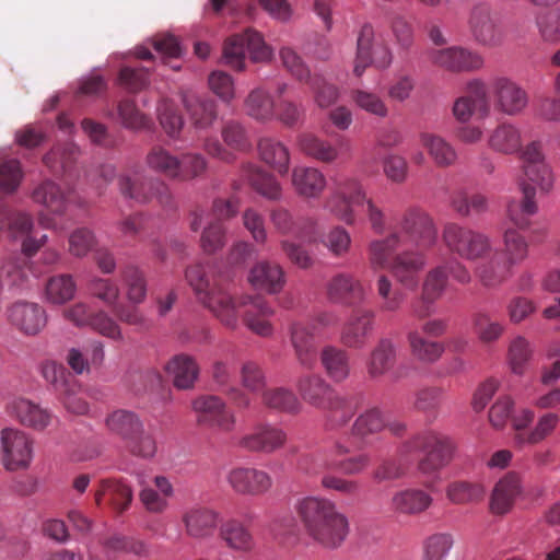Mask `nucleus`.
<instances>
[{
    "label": "nucleus",
    "mask_w": 560,
    "mask_h": 560,
    "mask_svg": "<svg viewBox=\"0 0 560 560\" xmlns=\"http://www.w3.org/2000/svg\"><path fill=\"white\" fill-rule=\"evenodd\" d=\"M186 279L197 300L208 308L224 326L235 328L238 310L244 307V323L254 334L269 337L273 332L270 317L272 307L261 298L250 295L233 296L219 281L209 277L201 266L186 270Z\"/></svg>",
    "instance_id": "f257e3e1"
},
{
    "label": "nucleus",
    "mask_w": 560,
    "mask_h": 560,
    "mask_svg": "<svg viewBox=\"0 0 560 560\" xmlns=\"http://www.w3.org/2000/svg\"><path fill=\"white\" fill-rule=\"evenodd\" d=\"M295 514L305 535L326 549L340 547L350 534L348 516L336 502L322 495H305L294 503Z\"/></svg>",
    "instance_id": "f03ea898"
},
{
    "label": "nucleus",
    "mask_w": 560,
    "mask_h": 560,
    "mask_svg": "<svg viewBox=\"0 0 560 560\" xmlns=\"http://www.w3.org/2000/svg\"><path fill=\"white\" fill-rule=\"evenodd\" d=\"M502 242V252L493 249L490 259L480 264L476 270L477 277L487 287H494L505 281L511 277L513 268L528 257L529 244L520 231L505 228Z\"/></svg>",
    "instance_id": "7ed1b4c3"
},
{
    "label": "nucleus",
    "mask_w": 560,
    "mask_h": 560,
    "mask_svg": "<svg viewBox=\"0 0 560 560\" xmlns=\"http://www.w3.org/2000/svg\"><path fill=\"white\" fill-rule=\"evenodd\" d=\"M442 238L452 253L465 260L485 262L492 256V241L489 235L480 231L450 223L445 225Z\"/></svg>",
    "instance_id": "20e7f679"
},
{
    "label": "nucleus",
    "mask_w": 560,
    "mask_h": 560,
    "mask_svg": "<svg viewBox=\"0 0 560 560\" xmlns=\"http://www.w3.org/2000/svg\"><path fill=\"white\" fill-rule=\"evenodd\" d=\"M455 450L454 442L435 432H424L406 442L401 448V455L421 451L424 457L419 462V469L423 474H430L445 466L452 458Z\"/></svg>",
    "instance_id": "39448f33"
},
{
    "label": "nucleus",
    "mask_w": 560,
    "mask_h": 560,
    "mask_svg": "<svg viewBox=\"0 0 560 560\" xmlns=\"http://www.w3.org/2000/svg\"><path fill=\"white\" fill-rule=\"evenodd\" d=\"M393 52L388 39L371 25L362 26L358 40L353 73L360 78L368 67L386 69L392 65Z\"/></svg>",
    "instance_id": "423d86ee"
},
{
    "label": "nucleus",
    "mask_w": 560,
    "mask_h": 560,
    "mask_svg": "<svg viewBox=\"0 0 560 560\" xmlns=\"http://www.w3.org/2000/svg\"><path fill=\"white\" fill-rule=\"evenodd\" d=\"M397 229L401 245L429 250L438 242V230L433 220L420 209L405 211L397 222Z\"/></svg>",
    "instance_id": "0eeeda50"
},
{
    "label": "nucleus",
    "mask_w": 560,
    "mask_h": 560,
    "mask_svg": "<svg viewBox=\"0 0 560 560\" xmlns=\"http://www.w3.org/2000/svg\"><path fill=\"white\" fill-rule=\"evenodd\" d=\"M34 456V441L24 431L4 428L0 431V464L7 471L30 468Z\"/></svg>",
    "instance_id": "6e6552de"
},
{
    "label": "nucleus",
    "mask_w": 560,
    "mask_h": 560,
    "mask_svg": "<svg viewBox=\"0 0 560 560\" xmlns=\"http://www.w3.org/2000/svg\"><path fill=\"white\" fill-rule=\"evenodd\" d=\"M489 91L495 110L503 115L517 116L528 105L527 92L510 77H492L489 81Z\"/></svg>",
    "instance_id": "1a4fd4ad"
},
{
    "label": "nucleus",
    "mask_w": 560,
    "mask_h": 560,
    "mask_svg": "<svg viewBox=\"0 0 560 560\" xmlns=\"http://www.w3.org/2000/svg\"><path fill=\"white\" fill-rule=\"evenodd\" d=\"M474 38L488 47L499 46L504 38L501 13L489 3L476 4L469 16Z\"/></svg>",
    "instance_id": "9d476101"
},
{
    "label": "nucleus",
    "mask_w": 560,
    "mask_h": 560,
    "mask_svg": "<svg viewBox=\"0 0 560 560\" xmlns=\"http://www.w3.org/2000/svg\"><path fill=\"white\" fill-rule=\"evenodd\" d=\"M427 57L432 66L452 73L477 71L485 65L479 52L462 46L432 48Z\"/></svg>",
    "instance_id": "9b49d317"
},
{
    "label": "nucleus",
    "mask_w": 560,
    "mask_h": 560,
    "mask_svg": "<svg viewBox=\"0 0 560 560\" xmlns=\"http://www.w3.org/2000/svg\"><path fill=\"white\" fill-rule=\"evenodd\" d=\"M364 200L365 191L362 184L355 178H347L337 185L326 200V209L345 223L353 224L355 221L353 206H359Z\"/></svg>",
    "instance_id": "f8f14e48"
},
{
    "label": "nucleus",
    "mask_w": 560,
    "mask_h": 560,
    "mask_svg": "<svg viewBox=\"0 0 560 560\" xmlns=\"http://www.w3.org/2000/svg\"><path fill=\"white\" fill-rule=\"evenodd\" d=\"M296 144L306 156L322 163L330 164L352 154L351 142L346 137H339L334 144L315 133L305 132L298 137Z\"/></svg>",
    "instance_id": "ddd939ff"
},
{
    "label": "nucleus",
    "mask_w": 560,
    "mask_h": 560,
    "mask_svg": "<svg viewBox=\"0 0 560 560\" xmlns=\"http://www.w3.org/2000/svg\"><path fill=\"white\" fill-rule=\"evenodd\" d=\"M5 412L21 425L34 431H44L57 420L48 409L24 397L9 399Z\"/></svg>",
    "instance_id": "4468645a"
},
{
    "label": "nucleus",
    "mask_w": 560,
    "mask_h": 560,
    "mask_svg": "<svg viewBox=\"0 0 560 560\" xmlns=\"http://www.w3.org/2000/svg\"><path fill=\"white\" fill-rule=\"evenodd\" d=\"M180 520L186 536L199 541L212 538L222 521L220 512L203 505L187 508Z\"/></svg>",
    "instance_id": "2eb2a0df"
},
{
    "label": "nucleus",
    "mask_w": 560,
    "mask_h": 560,
    "mask_svg": "<svg viewBox=\"0 0 560 560\" xmlns=\"http://www.w3.org/2000/svg\"><path fill=\"white\" fill-rule=\"evenodd\" d=\"M226 482L235 493L249 497L262 495L272 487V478L267 471L244 466L230 469Z\"/></svg>",
    "instance_id": "dca6fc26"
},
{
    "label": "nucleus",
    "mask_w": 560,
    "mask_h": 560,
    "mask_svg": "<svg viewBox=\"0 0 560 560\" xmlns=\"http://www.w3.org/2000/svg\"><path fill=\"white\" fill-rule=\"evenodd\" d=\"M448 281V267L436 266L430 269L422 282V293L418 302L412 305V315L425 318L434 314V303L444 293Z\"/></svg>",
    "instance_id": "f3484780"
},
{
    "label": "nucleus",
    "mask_w": 560,
    "mask_h": 560,
    "mask_svg": "<svg viewBox=\"0 0 560 560\" xmlns=\"http://www.w3.org/2000/svg\"><path fill=\"white\" fill-rule=\"evenodd\" d=\"M425 252L409 247L393 257L389 270L398 283L407 289L418 287L419 275L428 262Z\"/></svg>",
    "instance_id": "a211bd4d"
},
{
    "label": "nucleus",
    "mask_w": 560,
    "mask_h": 560,
    "mask_svg": "<svg viewBox=\"0 0 560 560\" xmlns=\"http://www.w3.org/2000/svg\"><path fill=\"white\" fill-rule=\"evenodd\" d=\"M523 494L522 476L518 472L510 471L494 485L490 495L489 510L494 515H505Z\"/></svg>",
    "instance_id": "6ab92c4d"
},
{
    "label": "nucleus",
    "mask_w": 560,
    "mask_h": 560,
    "mask_svg": "<svg viewBox=\"0 0 560 560\" xmlns=\"http://www.w3.org/2000/svg\"><path fill=\"white\" fill-rule=\"evenodd\" d=\"M466 90L469 95L458 97L453 105V115L456 120L467 122L471 119L477 104L482 116L490 114V106L487 98V85L480 79H472L467 82Z\"/></svg>",
    "instance_id": "aec40b11"
},
{
    "label": "nucleus",
    "mask_w": 560,
    "mask_h": 560,
    "mask_svg": "<svg viewBox=\"0 0 560 560\" xmlns=\"http://www.w3.org/2000/svg\"><path fill=\"white\" fill-rule=\"evenodd\" d=\"M287 439V433L281 428L259 424L244 434L238 444L248 451L270 454L283 447Z\"/></svg>",
    "instance_id": "412c9836"
},
{
    "label": "nucleus",
    "mask_w": 560,
    "mask_h": 560,
    "mask_svg": "<svg viewBox=\"0 0 560 560\" xmlns=\"http://www.w3.org/2000/svg\"><path fill=\"white\" fill-rule=\"evenodd\" d=\"M12 325L26 335H36L46 325L45 311L36 303L16 302L8 312Z\"/></svg>",
    "instance_id": "4be33fe9"
},
{
    "label": "nucleus",
    "mask_w": 560,
    "mask_h": 560,
    "mask_svg": "<svg viewBox=\"0 0 560 560\" xmlns=\"http://www.w3.org/2000/svg\"><path fill=\"white\" fill-rule=\"evenodd\" d=\"M247 281L254 289L277 294L285 284V276L280 265L259 261L249 270Z\"/></svg>",
    "instance_id": "5701e85b"
},
{
    "label": "nucleus",
    "mask_w": 560,
    "mask_h": 560,
    "mask_svg": "<svg viewBox=\"0 0 560 560\" xmlns=\"http://www.w3.org/2000/svg\"><path fill=\"white\" fill-rule=\"evenodd\" d=\"M374 313L369 310L355 311L345 323L341 341L350 348H361L373 330Z\"/></svg>",
    "instance_id": "b1692460"
},
{
    "label": "nucleus",
    "mask_w": 560,
    "mask_h": 560,
    "mask_svg": "<svg viewBox=\"0 0 560 560\" xmlns=\"http://www.w3.org/2000/svg\"><path fill=\"white\" fill-rule=\"evenodd\" d=\"M432 497L422 489L407 488L395 492L390 499V509L402 515H418L432 505Z\"/></svg>",
    "instance_id": "393cba45"
},
{
    "label": "nucleus",
    "mask_w": 560,
    "mask_h": 560,
    "mask_svg": "<svg viewBox=\"0 0 560 560\" xmlns=\"http://www.w3.org/2000/svg\"><path fill=\"white\" fill-rule=\"evenodd\" d=\"M173 495L174 489L170 480L164 476H156L152 483L143 487L139 498L148 512L159 514L167 509Z\"/></svg>",
    "instance_id": "a878e982"
},
{
    "label": "nucleus",
    "mask_w": 560,
    "mask_h": 560,
    "mask_svg": "<svg viewBox=\"0 0 560 560\" xmlns=\"http://www.w3.org/2000/svg\"><path fill=\"white\" fill-rule=\"evenodd\" d=\"M292 186L304 198H317L326 188V177L316 167L295 166L292 171Z\"/></svg>",
    "instance_id": "bb28decb"
},
{
    "label": "nucleus",
    "mask_w": 560,
    "mask_h": 560,
    "mask_svg": "<svg viewBox=\"0 0 560 560\" xmlns=\"http://www.w3.org/2000/svg\"><path fill=\"white\" fill-rule=\"evenodd\" d=\"M523 199L521 201L511 200L508 203L506 214L509 221L518 229H527L529 226V218L538 211L535 200V187L523 183L521 184Z\"/></svg>",
    "instance_id": "cd10ccee"
},
{
    "label": "nucleus",
    "mask_w": 560,
    "mask_h": 560,
    "mask_svg": "<svg viewBox=\"0 0 560 560\" xmlns=\"http://www.w3.org/2000/svg\"><path fill=\"white\" fill-rule=\"evenodd\" d=\"M487 144L492 151L498 153H517L523 145L522 131L514 124H501L490 132Z\"/></svg>",
    "instance_id": "c85d7f7f"
},
{
    "label": "nucleus",
    "mask_w": 560,
    "mask_h": 560,
    "mask_svg": "<svg viewBox=\"0 0 560 560\" xmlns=\"http://www.w3.org/2000/svg\"><path fill=\"white\" fill-rule=\"evenodd\" d=\"M419 142L436 166L447 167L456 163L457 152L452 143L443 137L432 132H422L419 136Z\"/></svg>",
    "instance_id": "c756f323"
},
{
    "label": "nucleus",
    "mask_w": 560,
    "mask_h": 560,
    "mask_svg": "<svg viewBox=\"0 0 560 560\" xmlns=\"http://www.w3.org/2000/svg\"><path fill=\"white\" fill-rule=\"evenodd\" d=\"M291 342L300 365L305 369H312L316 363L317 353L314 346V337L308 332V325L294 323L291 327Z\"/></svg>",
    "instance_id": "7c9ffc66"
},
{
    "label": "nucleus",
    "mask_w": 560,
    "mask_h": 560,
    "mask_svg": "<svg viewBox=\"0 0 560 560\" xmlns=\"http://www.w3.org/2000/svg\"><path fill=\"white\" fill-rule=\"evenodd\" d=\"M165 370L179 389L191 388L199 374L196 361L187 354L173 357L165 365Z\"/></svg>",
    "instance_id": "2f4dec72"
},
{
    "label": "nucleus",
    "mask_w": 560,
    "mask_h": 560,
    "mask_svg": "<svg viewBox=\"0 0 560 560\" xmlns=\"http://www.w3.org/2000/svg\"><path fill=\"white\" fill-rule=\"evenodd\" d=\"M296 388L302 399L316 408L326 407V402L334 394L330 386L319 375L300 377Z\"/></svg>",
    "instance_id": "473e14b6"
},
{
    "label": "nucleus",
    "mask_w": 560,
    "mask_h": 560,
    "mask_svg": "<svg viewBox=\"0 0 560 560\" xmlns=\"http://www.w3.org/2000/svg\"><path fill=\"white\" fill-rule=\"evenodd\" d=\"M533 346L523 336L513 337L508 346L506 364L512 374L523 376L528 371L533 359Z\"/></svg>",
    "instance_id": "72a5a7b5"
},
{
    "label": "nucleus",
    "mask_w": 560,
    "mask_h": 560,
    "mask_svg": "<svg viewBox=\"0 0 560 560\" xmlns=\"http://www.w3.org/2000/svg\"><path fill=\"white\" fill-rule=\"evenodd\" d=\"M401 245L400 236L392 233L385 238L374 240L369 244L368 257L373 270L390 269L392 256Z\"/></svg>",
    "instance_id": "f704fd0d"
},
{
    "label": "nucleus",
    "mask_w": 560,
    "mask_h": 560,
    "mask_svg": "<svg viewBox=\"0 0 560 560\" xmlns=\"http://www.w3.org/2000/svg\"><path fill=\"white\" fill-rule=\"evenodd\" d=\"M407 341L411 355L417 361L427 364L436 362L445 350L442 342L424 338L417 329L408 331Z\"/></svg>",
    "instance_id": "c9c22d12"
},
{
    "label": "nucleus",
    "mask_w": 560,
    "mask_h": 560,
    "mask_svg": "<svg viewBox=\"0 0 560 560\" xmlns=\"http://www.w3.org/2000/svg\"><path fill=\"white\" fill-rule=\"evenodd\" d=\"M350 97L355 107L370 116L385 119L389 115V107L386 100L378 93L364 89H353Z\"/></svg>",
    "instance_id": "e433bc0d"
},
{
    "label": "nucleus",
    "mask_w": 560,
    "mask_h": 560,
    "mask_svg": "<svg viewBox=\"0 0 560 560\" xmlns=\"http://www.w3.org/2000/svg\"><path fill=\"white\" fill-rule=\"evenodd\" d=\"M244 108L248 116L258 121H270L276 116L273 98L262 88H256L248 93Z\"/></svg>",
    "instance_id": "4c0bfd02"
},
{
    "label": "nucleus",
    "mask_w": 560,
    "mask_h": 560,
    "mask_svg": "<svg viewBox=\"0 0 560 560\" xmlns=\"http://www.w3.org/2000/svg\"><path fill=\"white\" fill-rule=\"evenodd\" d=\"M262 161L276 170L280 175H285L290 165L289 149L280 141L265 138L258 144Z\"/></svg>",
    "instance_id": "58836bf2"
},
{
    "label": "nucleus",
    "mask_w": 560,
    "mask_h": 560,
    "mask_svg": "<svg viewBox=\"0 0 560 560\" xmlns=\"http://www.w3.org/2000/svg\"><path fill=\"white\" fill-rule=\"evenodd\" d=\"M396 358V347L388 340L384 339L371 352L368 361V373L373 378H378L387 373L394 365Z\"/></svg>",
    "instance_id": "ea45409f"
},
{
    "label": "nucleus",
    "mask_w": 560,
    "mask_h": 560,
    "mask_svg": "<svg viewBox=\"0 0 560 560\" xmlns=\"http://www.w3.org/2000/svg\"><path fill=\"white\" fill-rule=\"evenodd\" d=\"M220 537L230 549L235 551L247 552L255 546L249 530L235 520L220 526Z\"/></svg>",
    "instance_id": "a19ab883"
},
{
    "label": "nucleus",
    "mask_w": 560,
    "mask_h": 560,
    "mask_svg": "<svg viewBox=\"0 0 560 560\" xmlns=\"http://www.w3.org/2000/svg\"><path fill=\"white\" fill-rule=\"evenodd\" d=\"M145 164L154 173L170 179H175L179 165V156L163 147L155 145L148 152Z\"/></svg>",
    "instance_id": "79ce46f5"
},
{
    "label": "nucleus",
    "mask_w": 560,
    "mask_h": 560,
    "mask_svg": "<svg viewBox=\"0 0 560 560\" xmlns=\"http://www.w3.org/2000/svg\"><path fill=\"white\" fill-rule=\"evenodd\" d=\"M106 428L113 434L119 436L125 443L140 432L141 422L138 417L126 410H116L107 416Z\"/></svg>",
    "instance_id": "37998d69"
},
{
    "label": "nucleus",
    "mask_w": 560,
    "mask_h": 560,
    "mask_svg": "<svg viewBox=\"0 0 560 560\" xmlns=\"http://www.w3.org/2000/svg\"><path fill=\"white\" fill-rule=\"evenodd\" d=\"M472 330L481 343L492 345L504 335L505 325L486 313H477L472 317Z\"/></svg>",
    "instance_id": "c03bdc74"
},
{
    "label": "nucleus",
    "mask_w": 560,
    "mask_h": 560,
    "mask_svg": "<svg viewBox=\"0 0 560 560\" xmlns=\"http://www.w3.org/2000/svg\"><path fill=\"white\" fill-rule=\"evenodd\" d=\"M320 360L331 380L341 382L349 376V360L345 351L334 347H326L322 351Z\"/></svg>",
    "instance_id": "a18cd8bd"
},
{
    "label": "nucleus",
    "mask_w": 560,
    "mask_h": 560,
    "mask_svg": "<svg viewBox=\"0 0 560 560\" xmlns=\"http://www.w3.org/2000/svg\"><path fill=\"white\" fill-rule=\"evenodd\" d=\"M559 422L560 416L558 413L546 412L538 418L535 427L526 436L521 433L516 434L515 442L518 445H535L541 443L555 432V430L559 425Z\"/></svg>",
    "instance_id": "49530a36"
},
{
    "label": "nucleus",
    "mask_w": 560,
    "mask_h": 560,
    "mask_svg": "<svg viewBox=\"0 0 560 560\" xmlns=\"http://www.w3.org/2000/svg\"><path fill=\"white\" fill-rule=\"evenodd\" d=\"M445 493L452 503L465 505L480 502L486 490L480 483L454 481L446 487Z\"/></svg>",
    "instance_id": "de8ad7c7"
},
{
    "label": "nucleus",
    "mask_w": 560,
    "mask_h": 560,
    "mask_svg": "<svg viewBox=\"0 0 560 560\" xmlns=\"http://www.w3.org/2000/svg\"><path fill=\"white\" fill-rule=\"evenodd\" d=\"M328 295L334 301H342L351 296L364 295L362 283L351 275L340 273L328 283Z\"/></svg>",
    "instance_id": "09e8293b"
},
{
    "label": "nucleus",
    "mask_w": 560,
    "mask_h": 560,
    "mask_svg": "<svg viewBox=\"0 0 560 560\" xmlns=\"http://www.w3.org/2000/svg\"><path fill=\"white\" fill-rule=\"evenodd\" d=\"M238 210V203L234 200H215L211 212L195 211L191 214L190 228L197 231L203 223L205 220H212L219 222L223 219L232 218Z\"/></svg>",
    "instance_id": "8fccbe9b"
},
{
    "label": "nucleus",
    "mask_w": 560,
    "mask_h": 560,
    "mask_svg": "<svg viewBox=\"0 0 560 560\" xmlns=\"http://www.w3.org/2000/svg\"><path fill=\"white\" fill-rule=\"evenodd\" d=\"M454 542V537L450 533L430 535L423 541L421 560H445Z\"/></svg>",
    "instance_id": "3c124183"
},
{
    "label": "nucleus",
    "mask_w": 560,
    "mask_h": 560,
    "mask_svg": "<svg viewBox=\"0 0 560 560\" xmlns=\"http://www.w3.org/2000/svg\"><path fill=\"white\" fill-rule=\"evenodd\" d=\"M323 409L327 410V420L331 428H337L350 421L355 413L357 405L353 400L332 394Z\"/></svg>",
    "instance_id": "603ef678"
},
{
    "label": "nucleus",
    "mask_w": 560,
    "mask_h": 560,
    "mask_svg": "<svg viewBox=\"0 0 560 560\" xmlns=\"http://www.w3.org/2000/svg\"><path fill=\"white\" fill-rule=\"evenodd\" d=\"M183 101L187 110L190 112L196 127L207 128L215 119L214 104L212 102H203L192 93L185 94Z\"/></svg>",
    "instance_id": "864d4df0"
},
{
    "label": "nucleus",
    "mask_w": 560,
    "mask_h": 560,
    "mask_svg": "<svg viewBox=\"0 0 560 560\" xmlns=\"http://www.w3.org/2000/svg\"><path fill=\"white\" fill-rule=\"evenodd\" d=\"M262 402L269 408L283 412H298L301 409V402L295 394L282 387L264 392Z\"/></svg>",
    "instance_id": "5fc2aeb1"
},
{
    "label": "nucleus",
    "mask_w": 560,
    "mask_h": 560,
    "mask_svg": "<svg viewBox=\"0 0 560 560\" xmlns=\"http://www.w3.org/2000/svg\"><path fill=\"white\" fill-rule=\"evenodd\" d=\"M245 32L233 35L225 40L223 47V61L234 70L243 71L245 69L246 58Z\"/></svg>",
    "instance_id": "6e6d98bb"
},
{
    "label": "nucleus",
    "mask_w": 560,
    "mask_h": 560,
    "mask_svg": "<svg viewBox=\"0 0 560 560\" xmlns=\"http://www.w3.org/2000/svg\"><path fill=\"white\" fill-rule=\"evenodd\" d=\"M375 287L383 311L396 312L401 307L405 296L400 291L393 289V283L386 275H378Z\"/></svg>",
    "instance_id": "4d7b16f0"
},
{
    "label": "nucleus",
    "mask_w": 560,
    "mask_h": 560,
    "mask_svg": "<svg viewBox=\"0 0 560 560\" xmlns=\"http://www.w3.org/2000/svg\"><path fill=\"white\" fill-rule=\"evenodd\" d=\"M32 228V218L26 213H19L12 219L11 229L16 233L27 235L22 244L23 252L27 256L34 255L40 248L47 237L46 235H42L39 240H36L32 235H28Z\"/></svg>",
    "instance_id": "13d9d810"
},
{
    "label": "nucleus",
    "mask_w": 560,
    "mask_h": 560,
    "mask_svg": "<svg viewBox=\"0 0 560 560\" xmlns=\"http://www.w3.org/2000/svg\"><path fill=\"white\" fill-rule=\"evenodd\" d=\"M224 401L217 396H201L192 401L197 422L208 427L223 408Z\"/></svg>",
    "instance_id": "bf43d9fd"
},
{
    "label": "nucleus",
    "mask_w": 560,
    "mask_h": 560,
    "mask_svg": "<svg viewBox=\"0 0 560 560\" xmlns=\"http://www.w3.org/2000/svg\"><path fill=\"white\" fill-rule=\"evenodd\" d=\"M384 418L381 411L376 408L369 409L361 413L355 420L352 433L355 436L364 439L370 434H374L384 428Z\"/></svg>",
    "instance_id": "052dcab7"
},
{
    "label": "nucleus",
    "mask_w": 560,
    "mask_h": 560,
    "mask_svg": "<svg viewBox=\"0 0 560 560\" xmlns=\"http://www.w3.org/2000/svg\"><path fill=\"white\" fill-rule=\"evenodd\" d=\"M33 199L52 212H60L63 209L65 201L60 188L49 180L44 182L33 191Z\"/></svg>",
    "instance_id": "680f3d73"
},
{
    "label": "nucleus",
    "mask_w": 560,
    "mask_h": 560,
    "mask_svg": "<svg viewBox=\"0 0 560 560\" xmlns=\"http://www.w3.org/2000/svg\"><path fill=\"white\" fill-rule=\"evenodd\" d=\"M119 189L126 197L139 202H147L154 196L152 183L144 182L139 177L121 176L119 178Z\"/></svg>",
    "instance_id": "e2e57ef3"
},
{
    "label": "nucleus",
    "mask_w": 560,
    "mask_h": 560,
    "mask_svg": "<svg viewBox=\"0 0 560 560\" xmlns=\"http://www.w3.org/2000/svg\"><path fill=\"white\" fill-rule=\"evenodd\" d=\"M207 170L206 160L196 153L183 154L179 158L176 180L186 182L201 176Z\"/></svg>",
    "instance_id": "0e129e2a"
},
{
    "label": "nucleus",
    "mask_w": 560,
    "mask_h": 560,
    "mask_svg": "<svg viewBox=\"0 0 560 560\" xmlns=\"http://www.w3.org/2000/svg\"><path fill=\"white\" fill-rule=\"evenodd\" d=\"M158 118L161 127L170 137H176L180 132L184 121L177 114L174 104L170 101H163L158 107Z\"/></svg>",
    "instance_id": "69168bd1"
},
{
    "label": "nucleus",
    "mask_w": 560,
    "mask_h": 560,
    "mask_svg": "<svg viewBox=\"0 0 560 560\" xmlns=\"http://www.w3.org/2000/svg\"><path fill=\"white\" fill-rule=\"evenodd\" d=\"M246 49L255 62H268L273 57L272 48L265 42L262 35L254 30L245 31Z\"/></svg>",
    "instance_id": "338daca9"
},
{
    "label": "nucleus",
    "mask_w": 560,
    "mask_h": 560,
    "mask_svg": "<svg viewBox=\"0 0 560 560\" xmlns=\"http://www.w3.org/2000/svg\"><path fill=\"white\" fill-rule=\"evenodd\" d=\"M537 26L544 40L560 42V9L546 12L538 16Z\"/></svg>",
    "instance_id": "774afa93"
}]
</instances>
